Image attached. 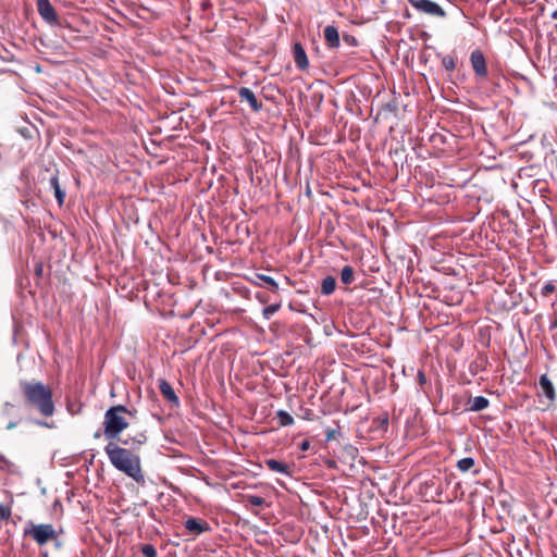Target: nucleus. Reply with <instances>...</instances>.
<instances>
[{"instance_id":"obj_1","label":"nucleus","mask_w":557,"mask_h":557,"mask_svg":"<svg viewBox=\"0 0 557 557\" xmlns=\"http://www.w3.org/2000/svg\"><path fill=\"white\" fill-rule=\"evenodd\" d=\"M24 405L37 411L44 418H50L55 412L52 388L40 381L22 380L18 383Z\"/></svg>"},{"instance_id":"obj_2","label":"nucleus","mask_w":557,"mask_h":557,"mask_svg":"<svg viewBox=\"0 0 557 557\" xmlns=\"http://www.w3.org/2000/svg\"><path fill=\"white\" fill-rule=\"evenodd\" d=\"M104 451L111 462V465L119 471L125 473L139 484L145 483V476L140 466V457L134 454L132 450L119 446L117 444L110 442L106 447Z\"/></svg>"},{"instance_id":"obj_3","label":"nucleus","mask_w":557,"mask_h":557,"mask_svg":"<svg viewBox=\"0 0 557 557\" xmlns=\"http://www.w3.org/2000/svg\"><path fill=\"white\" fill-rule=\"evenodd\" d=\"M136 411L127 409L123 405L110 407L103 417V433L107 440L120 438V434L128 428L129 421L126 418L134 417Z\"/></svg>"},{"instance_id":"obj_4","label":"nucleus","mask_w":557,"mask_h":557,"mask_svg":"<svg viewBox=\"0 0 557 557\" xmlns=\"http://www.w3.org/2000/svg\"><path fill=\"white\" fill-rule=\"evenodd\" d=\"M24 537L33 539L39 546L58 540V532L51 523L36 524L29 521L23 532Z\"/></svg>"},{"instance_id":"obj_5","label":"nucleus","mask_w":557,"mask_h":557,"mask_svg":"<svg viewBox=\"0 0 557 557\" xmlns=\"http://www.w3.org/2000/svg\"><path fill=\"white\" fill-rule=\"evenodd\" d=\"M389 133L393 137V140H396L395 147L391 146L389 148V157L393 160L394 165L397 168L398 164L403 166L404 161L406 160V153H405V147H404V136L406 134V126L403 125H396L389 126Z\"/></svg>"},{"instance_id":"obj_6","label":"nucleus","mask_w":557,"mask_h":557,"mask_svg":"<svg viewBox=\"0 0 557 557\" xmlns=\"http://www.w3.org/2000/svg\"><path fill=\"white\" fill-rule=\"evenodd\" d=\"M0 420L4 423L5 430L15 429L22 421L21 409L15 404L5 401L0 410Z\"/></svg>"},{"instance_id":"obj_7","label":"nucleus","mask_w":557,"mask_h":557,"mask_svg":"<svg viewBox=\"0 0 557 557\" xmlns=\"http://www.w3.org/2000/svg\"><path fill=\"white\" fill-rule=\"evenodd\" d=\"M411 5L420 13L435 16L445 17L446 12L444 9L432 0H408Z\"/></svg>"},{"instance_id":"obj_8","label":"nucleus","mask_w":557,"mask_h":557,"mask_svg":"<svg viewBox=\"0 0 557 557\" xmlns=\"http://www.w3.org/2000/svg\"><path fill=\"white\" fill-rule=\"evenodd\" d=\"M37 10L41 18L49 25L59 24L57 11L49 0H37Z\"/></svg>"},{"instance_id":"obj_9","label":"nucleus","mask_w":557,"mask_h":557,"mask_svg":"<svg viewBox=\"0 0 557 557\" xmlns=\"http://www.w3.org/2000/svg\"><path fill=\"white\" fill-rule=\"evenodd\" d=\"M470 62L476 77H486L487 66L483 52L475 49L471 52Z\"/></svg>"},{"instance_id":"obj_10","label":"nucleus","mask_w":557,"mask_h":557,"mask_svg":"<svg viewBox=\"0 0 557 557\" xmlns=\"http://www.w3.org/2000/svg\"><path fill=\"white\" fill-rule=\"evenodd\" d=\"M238 97L240 101H247L253 112H259L262 109V103L257 99L253 91L248 87H239Z\"/></svg>"},{"instance_id":"obj_11","label":"nucleus","mask_w":557,"mask_h":557,"mask_svg":"<svg viewBox=\"0 0 557 557\" xmlns=\"http://www.w3.org/2000/svg\"><path fill=\"white\" fill-rule=\"evenodd\" d=\"M158 386L161 395L173 406L180 405V399L175 394L172 385L164 379L158 380Z\"/></svg>"},{"instance_id":"obj_12","label":"nucleus","mask_w":557,"mask_h":557,"mask_svg":"<svg viewBox=\"0 0 557 557\" xmlns=\"http://www.w3.org/2000/svg\"><path fill=\"white\" fill-rule=\"evenodd\" d=\"M184 527L185 529L193 533V534H201L203 532H207L210 530V525L207 521H203V520H198L194 517H189L185 522H184Z\"/></svg>"},{"instance_id":"obj_13","label":"nucleus","mask_w":557,"mask_h":557,"mask_svg":"<svg viewBox=\"0 0 557 557\" xmlns=\"http://www.w3.org/2000/svg\"><path fill=\"white\" fill-rule=\"evenodd\" d=\"M539 386L541 389V394H543L549 400V403L555 401L556 391L553 382L548 379L547 374H542L540 376Z\"/></svg>"},{"instance_id":"obj_14","label":"nucleus","mask_w":557,"mask_h":557,"mask_svg":"<svg viewBox=\"0 0 557 557\" xmlns=\"http://www.w3.org/2000/svg\"><path fill=\"white\" fill-rule=\"evenodd\" d=\"M293 52H294V60H295L297 67L301 71L307 70L309 66V61L307 58V53H306L304 47L301 46V44L295 42L294 47H293Z\"/></svg>"},{"instance_id":"obj_15","label":"nucleus","mask_w":557,"mask_h":557,"mask_svg":"<svg viewBox=\"0 0 557 557\" xmlns=\"http://www.w3.org/2000/svg\"><path fill=\"white\" fill-rule=\"evenodd\" d=\"M264 465L267 468L273 472L283 473L288 476H292V466L283 463L276 459L270 458L264 460Z\"/></svg>"},{"instance_id":"obj_16","label":"nucleus","mask_w":557,"mask_h":557,"mask_svg":"<svg viewBox=\"0 0 557 557\" xmlns=\"http://www.w3.org/2000/svg\"><path fill=\"white\" fill-rule=\"evenodd\" d=\"M323 35L329 48L339 47V34L335 26L327 25L323 30Z\"/></svg>"},{"instance_id":"obj_17","label":"nucleus","mask_w":557,"mask_h":557,"mask_svg":"<svg viewBox=\"0 0 557 557\" xmlns=\"http://www.w3.org/2000/svg\"><path fill=\"white\" fill-rule=\"evenodd\" d=\"M49 186L53 190L54 197L61 207L64 203L65 191L60 186L58 172L51 175Z\"/></svg>"},{"instance_id":"obj_18","label":"nucleus","mask_w":557,"mask_h":557,"mask_svg":"<svg viewBox=\"0 0 557 557\" xmlns=\"http://www.w3.org/2000/svg\"><path fill=\"white\" fill-rule=\"evenodd\" d=\"M468 405V410L478 412L486 409L490 405V400L484 396H475L469 399Z\"/></svg>"},{"instance_id":"obj_19","label":"nucleus","mask_w":557,"mask_h":557,"mask_svg":"<svg viewBox=\"0 0 557 557\" xmlns=\"http://www.w3.org/2000/svg\"><path fill=\"white\" fill-rule=\"evenodd\" d=\"M121 442L125 446H132L133 448H135L136 446L145 444L147 442V436L145 432H139L135 436L122 440Z\"/></svg>"},{"instance_id":"obj_20","label":"nucleus","mask_w":557,"mask_h":557,"mask_svg":"<svg viewBox=\"0 0 557 557\" xmlns=\"http://www.w3.org/2000/svg\"><path fill=\"white\" fill-rule=\"evenodd\" d=\"M336 287V281L333 276H326L321 283V294L331 295Z\"/></svg>"},{"instance_id":"obj_21","label":"nucleus","mask_w":557,"mask_h":557,"mask_svg":"<svg viewBox=\"0 0 557 557\" xmlns=\"http://www.w3.org/2000/svg\"><path fill=\"white\" fill-rule=\"evenodd\" d=\"M354 269L350 265H345L341 271V281L343 284H351L355 280Z\"/></svg>"},{"instance_id":"obj_22","label":"nucleus","mask_w":557,"mask_h":557,"mask_svg":"<svg viewBox=\"0 0 557 557\" xmlns=\"http://www.w3.org/2000/svg\"><path fill=\"white\" fill-rule=\"evenodd\" d=\"M276 417L281 426H289L294 424V418L285 410H278L276 412Z\"/></svg>"},{"instance_id":"obj_23","label":"nucleus","mask_w":557,"mask_h":557,"mask_svg":"<svg viewBox=\"0 0 557 557\" xmlns=\"http://www.w3.org/2000/svg\"><path fill=\"white\" fill-rule=\"evenodd\" d=\"M475 460L472 457H465L457 462V468L461 472L469 471L472 467H474Z\"/></svg>"},{"instance_id":"obj_24","label":"nucleus","mask_w":557,"mask_h":557,"mask_svg":"<svg viewBox=\"0 0 557 557\" xmlns=\"http://www.w3.org/2000/svg\"><path fill=\"white\" fill-rule=\"evenodd\" d=\"M258 277L263 281L267 285H269L270 289L273 293L278 292V284L274 281L273 277L265 275V274H259Z\"/></svg>"},{"instance_id":"obj_25","label":"nucleus","mask_w":557,"mask_h":557,"mask_svg":"<svg viewBox=\"0 0 557 557\" xmlns=\"http://www.w3.org/2000/svg\"><path fill=\"white\" fill-rule=\"evenodd\" d=\"M281 308V304H272L270 306H267L262 310V314L264 319L269 320L274 313H276Z\"/></svg>"},{"instance_id":"obj_26","label":"nucleus","mask_w":557,"mask_h":557,"mask_svg":"<svg viewBox=\"0 0 557 557\" xmlns=\"http://www.w3.org/2000/svg\"><path fill=\"white\" fill-rule=\"evenodd\" d=\"M442 64L445 67V70L453 72L456 67L455 59L451 55H445L442 59Z\"/></svg>"},{"instance_id":"obj_27","label":"nucleus","mask_w":557,"mask_h":557,"mask_svg":"<svg viewBox=\"0 0 557 557\" xmlns=\"http://www.w3.org/2000/svg\"><path fill=\"white\" fill-rule=\"evenodd\" d=\"M11 516H12L11 507L0 504V520L9 521Z\"/></svg>"},{"instance_id":"obj_28","label":"nucleus","mask_w":557,"mask_h":557,"mask_svg":"<svg viewBox=\"0 0 557 557\" xmlns=\"http://www.w3.org/2000/svg\"><path fill=\"white\" fill-rule=\"evenodd\" d=\"M140 550L146 557H157L158 555L157 549L152 544L143 545Z\"/></svg>"},{"instance_id":"obj_29","label":"nucleus","mask_w":557,"mask_h":557,"mask_svg":"<svg viewBox=\"0 0 557 557\" xmlns=\"http://www.w3.org/2000/svg\"><path fill=\"white\" fill-rule=\"evenodd\" d=\"M556 290V285L553 283V282H548L546 283L542 289H541V295L543 297H548L552 293H554Z\"/></svg>"},{"instance_id":"obj_30","label":"nucleus","mask_w":557,"mask_h":557,"mask_svg":"<svg viewBox=\"0 0 557 557\" xmlns=\"http://www.w3.org/2000/svg\"><path fill=\"white\" fill-rule=\"evenodd\" d=\"M246 499L250 505L256 507L262 506L265 503L261 496L257 495H248Z\"/></svg>"},{"instance_id":"obj_31","label":"nucleus","mask_w":557,"mask_h":557,"mask_svg":"<svg viewBox=\"0 0 557 557\" xmlns=\"http://www.w3.org/2000/svg\"><path fill=\"white\" fill-rule=\"evenodd\" d=\"M35 424L38 425V426L48 428V429H51L53 426L52 423H49V422L44 421V420H35Z\"/></svg>"},{"instance_id":"obj_32","label":"nucleus","mask_w":557,"mask_h":557,"mask_svg":"<svg viewBox=\"0 0 557 557\" xmlns=\"http://www.w3.org/2000/svg\"><path fill=\"white\" fill-rule=\"evenodd\" d=\"M343 38L350 46H356L357 45V40H356V38L354 36L345 35Z\"/></svg>"},{"instance_id":"obj_33","label":"nucleus","mask_w":557,"mask_h":557,"mask_svg":"<svg viewBox=\"0 0 557 557\" xmlns=\"http://www.w3.org/2000/svg\"><path fill=\"white\" fill-rule=\"evenodd\" d=\"M338 432L336 430H327L326 431V434H325V438L326 441H331L333 438H335V435L337 434Z\"/></svg>"},{"instance_id":"obj_34","label":"nucleus","mask_w":557,"mask_h":557,"mask_svg":"<svg viewBox=\"0 0 557 557\" xmlns=\"http://www.w3.org/2000/svg\"><path fill=\"white\" fill-rule=\"evenodd\" d=\"M299 448L302 450V451H306L310 448V442L308 440H304L300 444H299Z\"/></svg>"},{"instance_id":"obj_35","label":"nucleus","mask_w":557,"mask_h":557,"mask_svg":"<svg viewBox=\"0 0 557 557\" xmlns=\"http://www.w3.org/2000/svg\"><path fill=\"white\" fill-rule=\"evenodd\" d=\"M417 377H418V382H419V384L421 386L425 384L426 377H425V375H424V373L422 371L418 372V376Z\"/></svg>"},{"instance_id":"obj_36","label":"nucleus","mask_w":557,"mask_h":557,"mask_svg":"<svg viewBox=\"0 0 557 557\" xmlns=\"http://www.w3.org/2000/svg\"><path fill=\"white\" fill-rule=\"evenodd\" d=\"M557 329V318L550 323L549 330Z\"/></svg>"},{"instance_id":"obj_37","label":"nucleus","mask_w":557,"mask_h":557,"mask_svg":"<svg viewBox=\"0 0 557 557\" xmlns=\"http://www.w3.org/2000/svg\"><path fill=\"white\" fill-rule=\"evenodd\" d=\"M403 16L406 18L410 17V13L407 8H405V10H404Z\"/></svg>"},{"instance_id":"obj_38","label":"nucleus","mask_w":557,"mask_h":557,"mask_svg":"<svg viewBox=\"0 0 557 557\" xmlns=\"http://www.w3.org/2000/svg\"><path fill=\"white\" fill-rule=\"evenodd\" d=\"M385 108H388L391 111H395V107L392 106L391 103L386 104Z\"/></svg>"},{"instance_id":"obj_39","label":"nucleus","mask_w":557,"mask_h":557,"mask_svg":"<svg viewBox=\"0 0 557 557\" xmlns=\"http://www.w3.org/2000/svg\"><path fill=\"white\" fill-rule=\"evenodd\" d=\"M552 18L557 20V10L552 13Z\"/></svg>"},{"instance_id":"obj_40","label":"nucleus","mask_w":557,"mask_h":557,"mask_svg":"<svg viewBox=\"0 0 557 557\" xmlns=\"http://www.w3.org/2000/svg\"><path fill=\"white\" fill-rule=\"evenodd\" d=\"M388 544H389V542H385L384 549H387V548H388Z\"/></svg>"},{"instance_id":"obj_41","label":"nucleus","mask_w":557,"mask_h":557,"mask_svg":"<svg viewBox=\"0 0 557 557\" xmlns=\"http://www.w3.org/2000/svg\"><path fill=\"white\" fill-rule=\"evenodd\" d=\"M387 422H388V419H387V417L385 416V420H384L385 426L387 425Z\"/></svg>"}]
</instances>
